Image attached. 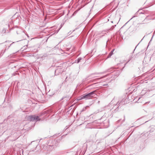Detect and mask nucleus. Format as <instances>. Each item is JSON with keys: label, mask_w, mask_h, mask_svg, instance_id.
<instances>
[{"label": "nucleus", "mask_w": 155, "mask_h": 155, "mask_svg": "<svg viewBox=\"0 0 155 155\" xmlns=\"http://www.w3.org/2000/svg\"><path fill=\"white\" fill-rule=\"evenodd\" d=\"M95 94L94 91H92L87 94H84L78 97L77 100L79 101L84 99L86 100L91 99L94 97Z\"/></svg>", "instance_id": "obj_1"}, {"label": "nucleus", "mask_w": 155, "mask_h": 155, "mask_svg": "<svg viewBox=\"0 0 155 155\" xmlns=\"http://www.w3.org/2000/svg\"><path fill=\"white\" fill-rule=\"evenodd\" d=\"M35 115L30 116L28 117V119L31 121H33L35 120Z\"/></svg>", "instance_id": "obj_2"}, {"label": "nucleus", "mask_w": 155, "mask_h": 155, "mask_svg": "<svg viewBox=\"0 0 155 155\" xmlns=\"http://www.w3.org/2000/svg\"><path fill=\"white\" fill-rule=\"evenodd\" d=\"M35 120L36 121L39 120H40L39 117L38 116H35Z\"/></svg>", "instance_id": "obj_3"}, {"label": "nucleus", "mask_w": 155, "mask_h": 155, "mask_svg": "<svg viewBox=\"0 0 155 155\" xmlns=\"http://www.w3.org/2000/svg\"><path fill=\"white\" fill-rule=\"evenodd\" d=\"M81 59V58H78L77 60L76 61V62L77 63H78Z\"/></svg>", "instance_id": "obj_4"}, {"label": "nucleus", "mask_w": 155, "mask_h": 155, "mask_svg": "<svg viewBox=\"0 0 155 155\" xmlns=\"http://www.w3.org/2000/svg\"><path fill=\"white\" fill-rule=\"evenodd\" d=\"M114 51V49H113L111 51V52H110V54H109L108 56H109L110 57V56H111L113 54V51Z\"/></svg>", "instance_id": "obj_5"}, {"label": "nucleus", "mask_w": 155, "mask_h": 155, "mask_svg": "<svg viewBox=\"0 0 155 155\" xmlns=\"http://www.w3.org/2000/svg\"><path fill=\"white\" fill-rule=\"evenodd\" d=\"M86 107H85L83 109V110H85L86 109Z\"/></svg>", "instance_id": "obj_6"}, {"label": "nucleus", "mask_w": 155, "mask_h": 155, "mask_svg": "<svg viewBox=\"0 0 155 155\" xmlns=\"http://www.w3.org/2000/svg\"><path fill=\"white\" fill-rule=\"evenodd\" d=\"M99 102H100V101H98V103H99Z\"/></svg>", "instance_id": "obj_7"}]
</instances>
